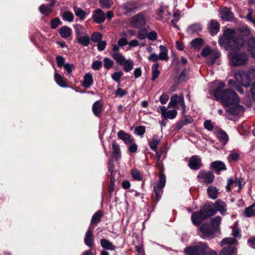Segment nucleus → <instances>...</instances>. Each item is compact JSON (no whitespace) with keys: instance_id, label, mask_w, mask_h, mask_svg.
<instances>
[{"instance_id":"338daca9","label":"nucleus","mask_w":255,"mask_h":255,"mask_svg":"<svg viewBox=\"0 0 255 255\" xmlns=\"http://www.w3.org/2000/svg\"><path fill=\"white\" fill-rule=\"evenodd\" d=\"M102 65V62L100 61H95L93 62L92 67L94 70H99Z\"/></svg>"},{"instance_id":"39448f33","label":"nucleus","mask_w":255,"mask_h":255,"mask_svg":"<svg viewBox=\"0 0 255 255\" xmlns=\"http://www.w3.org/2000/svg\"><path fill=\"white\" fill-rule=\"evenodd\" d=\"M207 248V244L199 242L196 245L186 247L184 250L186 255H201Z\"/></svg>"},{"instance_id":"aec40b11","label":"nucleus","mask_w":255,"mask_h":255,"mask_svg":"<svg viewBox=\"0 0 255 255\" xmlns=\"http://www.w3.org/2000/svg\"><path fill=\"white\" fill-rule=\"evenodd\" d=\"M94 242L93 234L91 227H89L85 236L84 243L86 246L92 247L94 246Z\"/></svg>"},{"instance_id":"5fc2aeb1","label":"nucleus","mask_w":255,"mask_h":255,"mask_svg":"<svg viewBox=\"0 0 255 255\" xmlns=\"http://www.w3.org/2000/svg\"><path fill=\"white\" fill-rule=\"evenodd\" d=\"M113 61L108 58H105L104 59V65L106 69H110L113 65Z\"/></svg>"},{"instance_id":"49530a36","label":"nucleus","mask_w":255,"mask_h":255,"mask_svg":"<svg viewBox=\"0 0 255 255\" xmlns=\"http://www.w3.org/2000/svg\"><path fill=\"white\" fill-rule=\"evenodd\" d=\"M74 11L75 13V15L79 17L80 19H83L86 15L85 12L82 10L81 8H78L77 7H74Z\"/></svg>"},{"instance_id":"9b49d317","label":"nucleus","mask_w":255,"mask_h":255,"mask_svg":"<svg viewBox=\"0 0 255 255\" xmlns=\"http://www.w3.org/2000/svg\"><path fill=\"white\" fill-rule=\"evenodd\" d=\"M197 177L201 182L207 184L213 182L215 176L211 172H205L201 170L199 172Z\"/></svg>"},{"instance_id":"680f3d73","label":"nucleus","mask_w":255,"mask_h":255,"mask_svg":"<svg viewBox=\"0 0 255 255\" xmlns=\"http://www.w3.org/2000/svg\"><path fill=\"white\" fill-rule=\"evenodd\" d=\"M147 37V31L145 29H142L137 34V37L139 39H144Z\"/></svg>"},{"instance_id":"f03ea898","label":"nucleus","mask_w":255,"mask_h":255,"mask_svg":"<svg viewBox=\"0 0 255 255\" xmlns=\"http://www.w3.org/2000/svg\"><path fill=\"white\" fill-rule=\"evenodd\" d=\"M210 85L215 88L213 95L217 101H219L224 107H229L233 104L240 103V98L232 90L225 89V84L221 81H214Z\"/></svg>"},{"instance_id":"09e8293b","label":"nucleus","mask_w":255,"mask_h":255,"mask_svg":"<svg viewBox=\"0 0 255 255\" xmlns=\"http://www.w3.org/2000/svg\"><path fill=\"white\" fill-rule=\"evenodd\" d=\"M62 18L65 21L71 22L73 20L74 15L71 12L65 11L63 13Z\"/></svg>"},{"instance_id":"b1692460","label":"nucleus","mask_w":255,"mask_h":255,"mask_svg":"<svg viewBox=\"0 0 255 255\" xmlns=\"http://www.w3.org/2000/svg\"><path fill=\"white\" fill-rule=\"evenodd\" d=\"M119 138L124 141L126 144H130L133 141V139L132 136L126 133L123 130H120L118 133Z\"/></svg>"},{"instance_id":"0eeeda50","label":"nucleus","mask_w":255,"mask_h":255,"mask_svg":"<svg viewBox=\"0 0 255 255\" xmlns=\"http://www.w3.org/2000/svg\"><path fill=\"white\" fill-rule=\"evenodd\" d=\"M166 183V178L165 175L163 173H161L159 175V179L153 184L154 191L155 196V199L158 201L162 193V190L165 186Z\"/></svg>"},{"instance_id":"4c0bfd02","label":"nucleus","mask_w":255,"mask_h":255,"mask_svg":"<svg viewBox=\"0 0 255 255\" xmlns=\"http://www.w3.org/2000/svg\"><path fill=\"white\" fill-rule=\"evenodd\" d=\"M244 214L246 217H250L255 215V204L247 208L244 212Z\"/></svg>"},{"instance_id":"a19ab883","label":"nucleus","mask_w":255,"mask_h":255,"mask_svg":"<svg viewBox=\"0 0 255 255\" xmlns=\"http://www.w3.org/2000/svg\"><path fill=\"white\" fill-rule=\"evenodd\" d=\"M203 40L201 38H196L191 42V46L195 49H199L203 45Z\"/></svg>"},{"instance_id":"2f4dec72","label":"nucleus","mask_w":255,"mask_h":255,"mask_svg":"<svg viewBox=\"0 0 255 255\" xmlns=\"http://www.w3.org/2000/svg\"><path fill=\"white\" fill-rule=\"evenodd\" d=\"M207 192L208 196L211 199H215L218 197V190L214 186H209L207 190Z\"/></svg>"},{"instance_id":"5701e85b","label":"nucleus","mask_w":255,"mask_h":255,"mask_svg":"<svg viewBox=\"0 0 255 255\" xmlns=\"http://www.w3.org/2000/svg\"><path fill=\"white\" fill-rule=\"evenodd\" d=\"M220 14L221 18L226 21L231 20L234 17L233 13L227 7L222 8L220 10Z\"/></svg>"},{"instance_id":"4be33fe9","label":"nucleus","mask_w":255,"mask_h":255,"mask_svg":"<svg viewBox=\"0 0 255 255\" xmlns=\"http://www.w3.org/2000/svg\"><path fill=\"white\" fill-rule=\"evenodd\" d=\"M145 23L144 18L142 15L137 14L131 19V25L132 26L138 28L142 26Z\"/></svg>"},{"instance_id":"cd10ccee","label":"nucleus","mask_w":255,"mask_h":255,"mask_svg":"<svg viewBox=\"0 0 255 255\" xmlns=\"http://www.w3.org/2000/svg\"><path fill=\"white\" fill-rule=\"evenodd\" d=\"M159 48L160 50V53L158 56L160 60L162 61H167L169 59L168 49L166 47L162 45L159 46Z\"/></svg>"},{"instance_id":"37998d69","label":"nucleus","mask_w":255,"mask_h":255,"mask_svg":"<svg viewBox=\"0 0 255 255\" xmlns=\"http://www.w3.org/2000/svg\"><path fill=\"white\" fill-rule=\"evenodd\" d=\"M121 65L126 72H128L132 69L133 64L131 60L126 59Z\"/></svg>"},{"instance_id":"6e6d98bb","label":"nucleus","mask_w":255,"mask_h":255,"mask_svg":"<svg viewBox=\"0 0 255 255\" xmlns=\"http://www.w3.org/2000/svg\"><path fill=\"white\" fill-rule=\"evenodd\" d=\"M102 38V34L99 32L94 33L91 36V40L94 42H98L101 41Z\"/></svg>"},{"instance_id":"3c124183","label":"nucleus","mask_w":255,"mask_h":255,"mask_svg":"<svg viewBox=\"0 0 255 255\" xmlns=\"http://www.w3.org/2000/svg\"><path fill=\"white\" fill-rule=\"evenodd\" d=\"M239 157V154L238 152L231 151L228 157V160L229 162L237 161Z\"/></svg>"},{"instance_id":"e2e57ef3","label":"nucleus","mask_w":255,"mask_h":255,"mask_svg":"<svg viewBox=\"0 0 255 255\" xmlns=\"http://www.w3.org/2000/svg\"><path fill=\"white\" fill-rule=\"evenodd\" d=\"M125 7L127 9L128 12H134L136 8L134 3H131V2L127 3L125 5Z\"/></svg>"},{"instance_id":"393cba45","label":"nucleus","mask_w":255,"mask_h":255,"mask_svg":"<svg viewBox=\"0 0 255 255\" xmlns=\"http://www.w3.org/2000/svg\"><path fill=\"white\" fill-rule=\"evenodd\" d=\"M220 28V25L218 22L215 20H211L209 23L208 29L210 33L212 35L216 34Z\"/></svg>"},{"instance_id":"20e7f679","label":"nucleus","mask_w":255,"mask_h":255,"mask_svg":"<svg viewBox=\"0 0 255 255\" xmlns=\"http://www.w3.org/2000/svg\"><path fill=\"white\" fill-rule=\"evenodd\" d=\"M231 76L236 80H255V69H251L248 72L242 70H233Z\"/></svg>"},{"instance_id":"4d7b16f0","label":"nucleus","mask_w":255,"mask_h":255,"mask_svg":"<svg viewBox=\"0 0 255 255\" xmlns=\"http://www.w3.org/2000/svg\"><path fill=\"white\" fill-rule=\"evenodd\" d=\"M173 16H174V19H172L171 20V23H172V24L173 25V26L175 27H176L178 28V26L176 25V23L179 19L180 16L178 12H175L173 14Z\"/></svg>"},{"instance_id":"c756f323","label":"nucleus","mask_w":255,"mask_h":255,"mask_svg":"<svg viewBox=\"0 0 255 255\" xmlns=\"http://www.w3.org/2000/svg\"><path fill=\"white\" fill-rule=\"evenodd\" d=\"M102 103L99 101H97L94 103L92 106V111L95 116H100L102 112Z\"/></svg>"},{"instance_id":"dca6fc26","label":"nucleus","mask_w":255,"mask_h":255,"mask_svg":"<svg viewBox=\"0 0 255 255\" xmlns=\"http://www.w3.org/2000/svg\"><path fill=\"white\" fill-rule=\"evenodd\" d=\"M244 185V183L240 179L236 178L233 180L232 178H229L228 179V183L226 186V188L228 191H230L231 189L234 187H238L239 190L241 189L242 187Z\"/></svg>"},{"instance_id":"7c9ffc66","label":"nucleus","mask_w":255,"mask_h":255,"mask_svg":"<svg viewBox=\"0 0 255 255\" xmlns=\"http://www.w3.org/2000/svg\"><path fill=\"white\" fill-rule=\"evenodd\" d=\"M101 245L105 250L114 251L116 247L112 243L107 239H102L100 241Z\"/></svg>"},{"instance_id":"423d86ee","label":"nucleus","mask_w":255,"mask_h":255,"mask_svg":"<svg viewBox=\"0 0 255 255\" xmlns=\"http://www.w3.org/2000/svg\"><path fill=\"white\" fill-rule=\"evenodd\" d=\"M181 106L182 113L184 114L185 113L186 105L184 102V97L182 94L178 95L177 94H174L170 98V101L168 104L169 108H179V106Z\"/></svg>"},{"instance_id":"79ce46f5","label":"nucleus","mask_w":255,"mask_h":255,"mask_svg":"<svg viewBox=\"0 0 255 255\" xmlns=\"http://www.w3.org/2000/svg\"><path fill=\"white\" fill-rule=\"evenodd\" d=\"M131 174L134 180L141 181L142 179V176L141 172L136 168L131 169Z\"/></svg>"},{"instance_id":"bf43d9fd","label":"nucleus","mask_w":255,"mask_h":255,"mask_svg":"<svg viewBox=\"0 0 255 255\" xmlns=\"http://www.w3.org/2000/svg\"><path fill=\"white\" fill-rule=\"evenodd\" d=\"M56 62L58 67H59L64 66V65L65 64L64 58L61 56H57L56 57Z\"/></svg>"},{"instance_id":"7ed1b4c3","label":"nucleus","mask_w":255,"mask_h":255,"mask_svg":"<svg viewBox=\"0 0 255 255\" xmlns=\"http://www.w3.org/2000/svg\"><path fill=\"white\" fill-rule=\"evenodd\" d=\"M237 244V240L234 238H226L223 239L220 244L224 248L220 255H234L236 249L233 245Z\"/></svg>"},{"instance_id":"6ab92c4d","label":"nucleus","mask_w":255,"mask_h":255,"mask_svg":"<svg viewBox=\"0 0 255 255\" xmlns=\"http://www.w3.org/2000/svg\"><path fill=\"white\" fill-rule=\"evenodd\" d=\"M214 206L217 212H219L222 215L224 216L227 214V205L225 202L221 200H218L215 202Z\"/></svg>"},{"instance_id":"412c9836","label":"nucleus","mask_w":255,"mask_h":255,"mask_svg":"<svg viewBox=\"0 0 255 255\" xmlns=\"http://www.w3.org/2000/svg\"><path fill=\"white\" fill-rule=\"evenodd\" d=\"M201 209L203 211V212L205 213L207 218L217 213V210H216L214 205L212 203L206 204L203 208Z\"/></svg>"},{"instance_id":"a878e982","label":"nucleus","mask_w":255,"mask_h":255,"mask_svg":"<svg viewBox=\"0 0 255 255\" xmlns=\"http://www.w3.org/2000/svg\"><path fill=\"white\" fill-rule=\"evenodd\" d=\"M212 167L215 169L217 174H219L222 170H226L225 163L221 161H216L211 163Z\"/></svg>"},{"instance_id":"de8ad7c7","label":"nucleus","mask_w":255,"mask_h":255,"mask_svg":"<svg viewBox=\"0 0 255 255\" xmlns=\"http://www.w3.org/2000/svg\"><path fill=\"white\" fill-rule=\"evenodd\" d=\"M118 82V86H120V81H117ZM128 94V92L127 90H125L121 88L120 87H119L115 92V95L117 97H119L120 98H122L124 96Z\"/></svg>"},{"instance_id":"f704fd0d","label":"nucleus","mask_w":255,"mask_h":255,"mask_svg":"<svg viewBox=\"0 0 255 255\" xmlns=\"http://www.w3.org/2000/svg\"><path fill=\"white\" fill-rule=\"evenodd\" d=\"M103 214L101 211L96 212L92 216L91 225L95 224L97 225L101 221V218Z\"/></svg>"},{"instance_id":"f257e3e1","label":"nucleus","mask_w":255,"mask_h":255,"mask_svg":"<svg viewBox=\"0 0 255 255\" xmlns=\"http://www.w3.org/2000/svg\"><path fill=\"white\" fill-rule=\"evenodd\" d=\"M219 43L226 49H231L233 51L229 54L230 63L232 66H239L247 64L248 61L247 54L234 51L242 48L244 44L242 38L236 37L234 30L231 29L225 30L219 40Z\"/></svg>"},{"instance_id":"9d476101","label":"nucleus","mask_w":255,"mask_h":255,"mask_svg":"<svg viewBox=\"0 0 255 255\" xmlns=\"http://www.w3.org/2000/svg\"><path fill=\"white\" fill-rule=\"evenodd\" d=\"M85 28L81 26H78L76 29V34L78 42L83 46H87L90 43V37L87 35L82 36L81 32H84Z\"/></svg>"},{"instance_id":"a18cd8bd","label":"nucleus","mask_w":255,"mask_h":255,"mask_svg":"<svg viewBox=\"0 0 255 255\" xmlns=\"http://www.w3.org/2000/svg\"><path fill=\"white\" fill-rule=\"evenodd\" d=\"M112 57L121 65L126 60V59L119 52L113 53L112 54Z\"/></svg>"},{"instance_id":"c9c22d12","label":"nucleus","mask_w":255,"mask_h":255,"mask_svg":"<svg viewBox=\"0 0 255 255\" xmlns=\"http://www.w3.org/2000/svg\"><path fill=\"white\" fill-rule=\"evenodd\" d=\"M217 136L220 140L226 144L229 139L227 134L223 130L220 129L218 131Z\"/></svg>"},{"instance_id":"c85d7f7f","label":"nucleus","mask_w":255,"mask_h":255,"mask_svg":"<svg viewBox=\"0 0 255 255\" xmlns=\"http://www.w3.org/2000/svg\"><path fill=\"white\" fill-rule=\"evenodd\" d=\"M72 29L68 26H64L59 29V34L63 38H67L72 35Z\"/></svg>"},{"instance_id":"052dcab7","label":"nucleus","mask_w":255,"mask_h":255,"mask_svg":"<svg viewBox=\"0 0 255 255\" xmlns=\"http://www.w3.org/2000/svg\"><path fill=\"white\" fill-rule=\"evenodd\" d=\"M201 255H217V253L216 252L210 249L207 245V248L205 250L203 254H201Z\"/></svg>"},{"instance_id":"f3484780","label":"nucleus","mask_w":255,"mask_h":255,"mask_svg":"<svg viewBox=\"0 0 255 255\" xmlns=\"http://www.w3.org/2000/svg\"><path fill=\"white\" fill-rule=\"evenodd\" d=\"M230 106L231 107L227 111L230 115L237 116L244 112V108L239 105V103L233 104Z\"/></svg>"},{"instance_id":"473e14b6","label":"nucleus","mask_w":255,"mask_h":255,"mask_svg":"<svg viewBox=\"0 0 255 255\" xmlns=\"http://www.w3.org/2000/svg\"><path fill=\"white\" fill-rule=\"evenodd\" d=\"M222 218L221 216H218L214 218H212L211 220V225L215 232L220 230L219 227L221 222Z\"/></svg>"},{"instance_id":"72a5a7b5","label":"nucleus","mask_w":255,"mask_h":255,"mask_svg":"<svg viewBox=\"0 0 255 255\" xmlns=\"http://www.w3.org/2000/svg\"><path fill=\"white\" fill-rule=\"evenodd\" d=\"M113 154L116 160H119L121 158V149L119 144L113 142L112 143Z\"/></svg>"},{"instance_id":"8fccbe9b","label":"nucleus","mask_w":255,"mask_h":255,"mask_svg":"<svg viewBox=\"0 0 255 255\" xmlns=\"http://www.w3.org/2000/svg\"><path fill=\"white\" fill-rule=\"evenodd\" d=\"M192 122V119L190 117L186 116L184 119L180 121L178 124L177 126L179 129L181 128L182 127Z\"/></svg>"},{"instance_id":"864d4df0","label":"nucleus","mask_w":255,"mask_h":255,"mask_svg":"<svg viewBox=\"0 0 255 255\" xmlns=\"http://www.w3.org/2000/svg\"><path fill=\"white\" fill-rule=\"evenodd\" d=\"M101 6L106 8H109L113 4L112 0H100Z\"/></svg>"},{"instance_id":"58836bf2","label":"nucleus","mask_w":255,"mask_h":255,"mask_svg":"<svg viewBox=\"0 0 255 255\" xmlns=\"http://www.w3.org/2000/svg\"><path fill=\"white\" fill-rule=\"evenodd\" d=\"M249 50L253 57H255V37L250 38L248 41Z\"/></svg>"},{"instance_id":"774afa93","label":"nucleus","mask_w":255,"mask_h":255,"mask_svg":"<svg viewBox=\"0 0 255 255\" xmlns=\"http://www.w3.org/2000/svg\"><path fill=\"white\" fill-rule=\"evenodd\" d=\"M248 244L250 247L255 249V237H251L248 241Z\"/></svg>"},{"instance_id":"ddd939ff","label":"nucleus","mask_w":255,"mask_h":255,"mask_svg":"<svg viewBox=\"0 0 255 255\" xmlns=\"http://www.w3.org/2000/svg\"><path fill=\"white\" fill-rule=\"evenodd\" d=\"M207 218L202 209L193 213L191 216L192 222L195 225H199L203 221Z\"/></svg>"},{"instance_id":"bb28decb","label":"nucleus","mask_w":255,"mask_h":255,"mask_svg":"<svg viewBox=\"0 0 255 255\" xmlns=\"http://www.w3.org/2000/svg\"><path fill=\"white\" fill-rule=\"evenodd\" d=\"M54 4V2L53 1L50 4H42L39 7V9L42 14L48 15L52 11Z\"/></svg>"},{"instance_id":"c03bdc74","label":"nucleus","mask_w":255,"mask_h":255,"mask_svg":"<svg viewBox=\"0 0 255 255\" xmlns=\"http://www.w3.org/2000/svg\"><path fill=\"white\" fill-rule=\"evenodd\" d=\"M158 67H159V64L158 63H155L152 67V80H155L158 77V75L160 73V72L158 69Z\"/></svg>"},{"instance_id":"13d9d810","label":"nucleus","mask_w":255,"mask_h":255,"mask_svg":"<svg viewBox=\"0 0 255 255\" xmlns=\"http://www.w3.org/2000/svg\"><path fill=\"white\" fill-rule=\"evenodd\" d=\"M204 126L208 130H212L213 129V125L210 120H206L204 123Z\"/></svg>"},{"instance_id":"f8f14e48","label":"nucleus","mask_w":255,"mask_h":255,"mask_svg":"<svg viewBox=\"0 0 255 255\" xmlns=\"http://www.w3.org/2000/svg\"><path fill=\"white\" fill-rule=\"evenodd\" d=\"M251 81H229V85L233 87L240 93L243 94L244 91L241 85L245 87H248L250 85Z\"/></svg>"},{"instance_id":"2eb2a0df","label":"nucleus","mask_w":255,"mask_h":255,"mask_svg":"<svg viewBox=\"0 0 255 255\" xmlns=\"http://www.w3.org/2000/svg\"><path fill=\"white\" fill-rule=\"evenodd\" d=\"M189 167L193 170H197L202 166L201 158L197 155L192 156L189 160Z\"/></svg>"},{"instance_id":"ea45409f","label":"nucleus","mask_w":255,"mask_h":255,"mask_svg":"<svg viewBox=\"0 0 255 255\" xmlns=\"http://www.w3.org/2000/svg\"><path fill=\"white\" fill-rule=\"evenodd\" d=\"M201 29L202 26L201 24L195 23L189 26L188 31L189 33H194L200 31Z\"/></svg>"},{"instance_id":"603ef678","label":"nucleus","mask_w":255,"mask_h":255,"mask_svg":"<svg viewBox=\"0 0 255 255\" xmlns=\"http://www.w3.org/2000/svg\"><path fill=\"white\" fill-rule=\"evenodd\" d=\"M145 132V128L144 126H137L135 128L134 132L136 134L142 136Z\"/></svg>"},{"instance_id":"4468645a","label":"nucleus","mask_w":255,"mask_h":255,"mask_svg":"<svg viewBox=\"0 0 255 255\" xmlns=\"http://www.w3.org/2000/svg\"><path fill=\"white\" fill-rule=\"evenodd\" d=\"M159 108L161 117L164 119H174L177 115L176 110H167V108L164 106H160Z\"/></svg>"},{"instance_id":"69168bd1","label":"nucleus","mask_w":255,"mask_h":255,"mask_svg":"<svg viewBox=\"0 0 255 255\" xmlns=\"http://www.w3.org/2000/svg\"><path fill=\"white\" fill-rule=\"evenodd\" d=\"M61 23L60 19L58 18L53 19L51 22V26L53 29L56 28Z\"/></svg>"},{"instance_id":"a211bd4d","label":"nucleus","mask_w":255,"mask_h":255,"mask_svg":"<svg viewBox=\"0 0 255 255\" xmlns=\"http://www.w3.org/2000/svg\"><path fill=\"white\" fill-rule=\"evenodd\" d=\"M92 17L94 21L97 23L103 22L106 19L105 13L100 9H98L94 11Z\"/></svg>"},{"instance_id":"e433bc0d","label":"nucleus","mask_w":255,"mask_h":255,"mask_svg":"<svg viewBox=\"0 0 255 255\" xmlns=\"http://www.w3.org/2000/svg\"><path fill=\"white\" fill-rule=\"evenodd\" d=\"M160 139L156 135H154L151 141L149 142L150 148L153 151H156L157 146L160 142Z\"/></svg>"},{"instance_id":"0e129e2a","label":"nucleus","mask_w":255,"mask_h":255,"mask_svg":"<svg viewBox=\"0 0 255 255\" xmlns=\"http://www.w3.org/2000/svg\"><path fill=\"white\" fill-rule=\"evenodd\" d=\"M169 99V96L167 94H163L160 96L159 101L162 104H165Z\"/></svg>"},{"instance_id":"6e6552de","label":"nucleus","mask_w":255,"mask_h":255,"mask_svg":"<svg viewBox=\"0 0 255 255\" xmlns=\"http://www.w3.org/2000/svg\"><path fill=\"white\" fill-rule=\"evenodd\" d=\"M201 54L204 57H208L207 62L210 65L214 64L215 60L220 56V53L218 51H212L209 47L204 48L201 52Z\"/></svg>"},{"instance_id":"1a4fd4ad","label":"nucleus","mask_w":255,"mask_h":255,"mask_svg":"<svg viewBox=\"0 0 255 255\" xmlns=\"http://www.w3.org/2000/svg\"><path fill=\"white\" fill-rule=\"evenodd\" d=\"M199 230L201 233L200 237L202 239H213L215 237V231L208 224H204L202 225L200 227Z\"/></svg>"}]
</instances>
